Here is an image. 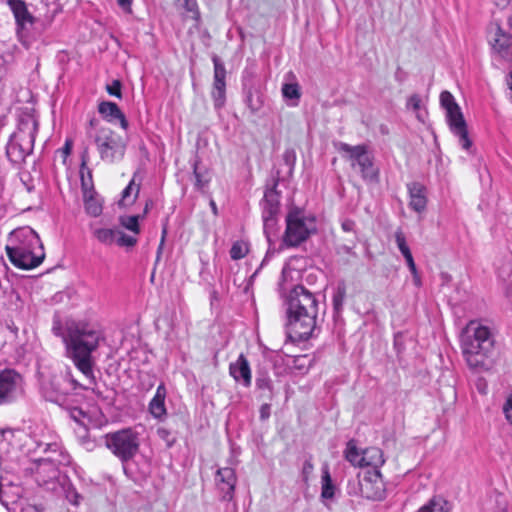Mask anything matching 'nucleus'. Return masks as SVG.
I'll return each instance as SVG.
<instances>
[{"label":"nucleus","instance_id":"nucleus-53","mask_svg":"<svg viewBox=\"0 0 512 512\" xmlns=\"http://www.w3.org/2000/svg\"><path fill=\"white\" fill-rule=\"evenodd\" d=\"M355 226H356V223L352 219H345L341 223V227H342L343 231H345V232H354L355 238H357L356 232H355Z\"/></svg>","mask_w":512,"mask_h":512},{"label":"nucleus","instance_id":"nucleus-35","mask_svg":"<svg viewBox=\"0 0 512 512\" xmlns=\"http://www.w3.org/2000/svg\"><path fill=\"white\" fill-rule=\"evenodd\" d=\"M137 174L133 175V178L129 182V184L122 191V198L119 202V205L124 204L125 201H128L133 194L132 199L129 201L130 204L134 203L137 199L140 192V183H136Z\"/></svg>","mask_w":512,"mask_h":512},{"label":"nucleus","instance_id":"nucleus-9","mask_svg":"<svg viewBox=\"0 0 512 512\" xmlns=\"http://www.w3.org/2000/svg\"><path fill=\"white\" fill-rule=\"evenodd\" d=\"M71 461L68 453H60L58 456H47L36 462L35 481L39 486L50 491H56L62 481L58 466L68 465Z\"/></svg>","mask_w":512,"mask_h":512},{"label":"nucleus","instance_id":"nucleus-13","mask_svg":"<svg viewBox=\"0 0 512 512\" xmlns=\"http://www.w3.org/2000/svg\"><path fill=\"white\" fill-rule=\"evenodd\" d=\"M212 61L214 65V77L211 97L215 109H221L226 102V69L224 63L217 55H213Z\"/></svg>","mask_w":512,"mask_h":512},{"label":"nucleus","instance_id":"nucleus-50","mask_svg":"<svg viewBox=\"0 0 512 512\" xmlns=\"http://www.w3.org/2000/svg\"><path fill=\"white\" fill-rule=\"evenodd\" d=\"M503 413L506 420L512 425V395L506 399L503 405Z\"/></svg>","mask_w":512,"mask_h":512},{"label":"nucleus","instance_id":"nucleus-11","mask_svg":"<svg viewBox=\"0 0 512 512\" xmlns=\"http://www.w3.org/2000/svg\"><path fill=\"white\" fill-rule=\"evenodd\" d=\"M280 171H276L267 181L263 198L260 200L261 215H279L281 209V191L278 190Z\"/></svg>","mask_w":512,"mask_h":512},{"label":"nucleus","instance_id":"nucleus-22","mask_svg":"<svg viewBox=\"0 0 512 512\" xmlns=\"http://www.w3.org/2000/svg\"><path fill=\"white\" fill-rule=\"evenodd\" d=\"M123 470L128 478L138 484L146 481L152 472L151 465L146 458L140 464L131 463L130 461L123 464Z\"/></svg>","mask_w":512,"mask_h":512},{"label":"nucleus","instance_id":"nucleus-12","mask_svg":"<svg viewBox=\"0 0 512 512\" xmlns=\"http://www.w3.org/2000/svg\"><path fill=\"white\" fill-rule=\"evenodd\" d=\"M361 476L365 499L380 501L385 498V484L379 469H367Z\"/></svg>","mask_w":512,"mask_h":512},{"label":"nucleus","instance_id":"nucleus-58","mask_svg":"<svg viewBox=\"0 0 512 512\" xmlns=\"http://www.w3.org/2000/svg\"><path fill=\"white\" fill-rule=\"evenodd\" d=\"M81 443L88 451H91L95 448V442L91 440L88 436L81 437Z\"/></svg>","mask_w":512,"mask_h":512},{"label":"nucleus","instance_id":"nucleus-49","mask_svg":"<svg viewBox=\"0 0 512 512\" xmlns=\"http://www.w3.org/2000/svg\"><path fill=\"white\" fill-rule=\"evenodd\" d=\"M404 258L406 260L407 266H408L411 274L414 276L415 282L418 283L420 280L418 278L417 268H416V264L414 262L412 253L404 256Z\"/></svg>","mask_w":512,"mask_h":512},{"label":"nucleus","instance_id":"nucleus-37","mask_svg":"<svg viewBox=\"0 0 512 512\" xmlns=\"http://www.w3.org/2000/svg\"><path fill=\"white\" fill-rule=\"evenodd\" d=\"M193 174L195 177V187L198 190H202L209 183L210 178L207 175V171H202L199 167V160L196 158L192 164Z\"/></svg>","mask_w":512,"mask_h":512},{"label":"nucleus","instance_id":"nucleus-18","mask_svg":"<svg viewBox=\"0 0 512 512\" xmlns=\"http://www.w3.org/2000/svg\"><path fill=\"white\" fill-rule=\"evenodd\" d=\"M335 148L342 157L351 162V167L355 168L361 161H363L370 154L368 147L364 144L352 146L344 142L335 144Z\"/></svg>","mask_w":512,"mask_h":512},{"label":"nucleus","instance_id":"nucleus-3","mask_svg":"<svg viewBox=\"0 0 512 512\" xmlns=\"http://www.w3.org/2000/svg\"><path fill=\"white\" fill-rule=\"evenodd\" d=\"M460 341L462 354L470 369L482 372L492 367L495 339L488 326L471 320L463 328Z\"/></svg>","mask_w":512,"mask_h":512},{"label":"nucleus","instance_id":"nucleus-1","mask_svg":"<svg viewBox=\"0 0 512 512\" xmlns=\"http://www.w3.org/2000/svg\"><path fill=\"white\" fill-rule=\"evenodd\" d=\"M320 293L302 284L293 286L284 297L286 332L293 342L306 341L317 330Z\"/></svg>","mask_w":512,"mask_h":512},{"label":"nucleus","instance_id":"nucleus-6","mask_svg":"<svg viewBox=\"0 0 512 512\" xmlns=\"http://www.w3.org/2000/svg\"><path fill=\"white\" fill-rule=\"evenodd\" d=\"M38 123L35 120L22 121L6 146V156L14 164L22 163L34 148Z\"/></svg>","mask_w":512,"mask_h":512},{"label":"nucleus","instance_id":"nucleus-41","mask_svg":"<svg viewBox=\"0 0 512 512\" xmlns=\"http://www.w3.org/2000/svg\"><path fill=\"white\" fill-rule=\"evenodd\" d=\"M248 245L243 241H236L232 244L230 249V257L233 260H240L244 258L248 253Z\"/></svg>","mask_w":512,"mask_h":512},{"label":"nucleus","instance_id":"nucleus-48","mask_svg":"<svg viewBox=\"0 0 512 512\" xmlns=\"http://www.w3.org/2000/svg\"><path fill=\"white\" fill-rule=\"evenodd\" d=\"M44 453L48 454V456H58L60 453H65L61 450L60 446L57 443H48L45 444Z\"/></svg>","mask_w":512,"mask_h":512},{"label":"nucleus","instance_id":"nucleus-23","mask_svg":"<svg viewBox=\"0 0 512 512\" xmlns=\"http://www.w3.org/2000/svg\"><path fill=\"white\" fill-rule=\"evenodd\" d=\"M166 394V387L164 383H161L158 385L156 393L149 403V411L154 418L161 419L167 414L165 407Z\"/></svg>","mask_w":512,"mask_h":512},{"label":"nucleus","instance_id":"nucleus-64","mask_svg":"<svg viewBox=\"0 0 512 512\" xmlns=\"http://www.w3.org/2000/svg\"><path fill=\"white\" fill-rule=\"evenodd\" d=\"M12 430L11 429H3L0 431V434L5 437L6 434H12Z\"/></svg>","mask_w":512,"mask_h":512},{"label":"nucleus","instance_id":"nucleus-14","mask_svg":"<svg viewBox=\"0 0 512 512\" xmlns=\"http://www.w3.org/2000/svg\"><path fill=\"white\" fill-rule=\"evenodd\" d=\"M21 376L16 371L6 369L0 372V405L8 404L16 398Z\"/></svg>","mask_w":512,"mask_h":512},{"label":"nucleus","instance_id":"nucleus-34","mask_svg":"<svg viewBox=\"0 0 512 512\" xmlns=\"http://www.w3.org/2000/svg\"><path fill=\"white\" fill-rule=\"evenodd\" d=\"M278 216L279 215H261L263 221V233L269 244L273 243V237L277 235L279 221Z\"/></svg>","mask_w":512,"mask_h":512},{"label":"nucleus","instance_id":"nucleus-24","mask_svg":"<svg viewBox=\"0 0 512 512\" xmlns=\"http://www.w3.org/2000/svg\"><path fill=\"white\" fill-rule=\"evenodd\" d=\"M286 78L292 80L291 82H286L282 85L281 92L286 100L294 101L291 103L292 106H296L301 97V88L298 82L296 81V77L293 72H288L286 74Z\"/></svg>","mask_w":512,"mask_h":512},{"label":"nucleus","instance_id":"nucleus-59","mask_svg":"<svg viewBox=\"0 0 512 512\" xmlns=\"http://www.w3.org/2000/svg\"><path fill=\"white\" fill-rule=\"evenodd\" d=\"M71 416L72 418L77 421V422H80V419L82 417H85L86 416V413L80 409V408H74L72 411H71Z\"/></svg>","mask_w":512,"mask_h":512},{"label":"nucleus","instance_id":"nucleus-31","mask_svg":"<svg viewBox=\"0 0 512 512\" xmlns=\"http://www.w3.org/2000/svg\"><path fill=\"white\" fill-rule=\"evenodd\" d=\"M119 234L118 229L111 228H93V237L103 245L111 246L116 242V238Z\"/></svg>","mask_w":512,"mask_h":512},{"label":"nucleus","instance_id":"nucleus-44","mask_svg":"<svg viewBox=\"0 0 512 512\" xmlns=\"http://www.w3.org/2000/svg\"><path fill=\"white\" fill-rule=\"evenodd\" d=\"M51 330L55 336L61 337L62 341L64 342V337L66 334V323L63 326L61 319L58 315H54V317H53V323H52Z\"/></svg>","mask_w":512,"mask_h":512},{"label":"nucleus","instance_id":"nucleus-8","mask_svg":"<svg viewBox=\"0 0 512 512\" xmlns=\"http://www.w3.org/2000/svg\"><path fill=\"white\" fill-rule=\"evenodd\" d=\"M104 440L105 446L122 462V465L131 461L139 452L140 439L132 428L107 433Z\"/></svg>","mask_w":512,"mask_h":512},{"label":"nucleus","instance_id":"nucleus-5","mask_svg":"<svg viewBox=\"0 0 512 512\" xmlns=\"http://www.w3.org/2000/svg\"><path fill=\"white\" fill-rule=\"evenodd\" d=\"M286 228L282 237V245L295 248L317 233L316 219L307 216L303 209L292 206L285 218Z\"/></svg>","mask_w":512,"mask_h":512},{"label":"nucleus","instance_id":"nucleus-30","mask_svg":"<svg viewBox=\"0 0 512 512\" xmlns=\"http://www.w3.org/2000/svg\"><path fill=\"white\" fill-rule=\"evenodd\" d=\"M321 484V498L323 500L332 499L335 496L336 486L333 484L327 465L322 468Z\"/></svg>","mask_w":512,"mask_h":512},{"label":"nucleus","instance_id":"nucleus-4","mask_svg":"<svg viewBox=\"0 0 512 512\" xmlns=\"http://www.w3.org/2000/svg\"><path fill=\"white\" fill-rule=\"evenodd\" d=\"M6 253L17 268L29 270L39 266L44 258V246L39 235L30 227L14 230L10 236Z\"/></svg>","mask_w":512,"mask_h":512},{"label":"nucleus","instance_id":"nucleus-55","mask_svg":"<svg viewBox=\"0 0 512 512\" xmlns=\"http://www.w3.org/2000/svg\"><path fill=\"white\" fill-rule=\"evenodd\" d=\"M259 413H260V419L262 421L267 420L271 414V405L268 403L262 404L260 407Z\"/></svg>","mask_w":512,"mask_h":512},{"label":"nucleus","instance_id":"nucleus-16","mask_svg":"<svg viewBox=\"0 0 512 512\" xmlns=\"http://www.w3.org/2000/svg\"><path fill=\"white\" fill-rule=\"evenodd\" d=\"M491 40L493 53L507 62H512V34L505 31L498 23Z\"/></svg>","mask_w":512,"mask_h":512},{"label":"nucleus","instance_id":"nucleus-32","mask_svg":"<svg viewBox=\"0 0 512 512\" xmlns=\"http://www.w3.org/2000/svg\"><path fill=\"white\" fill-rule=\"evenodd\" d=\"M344 453L346 460L353 466L363 467V462L365 461L364 450L360 451L354 440L348 441Z\"/></svg>","mask_w":512,"mask_h":512},{"label":"nucleus","instance_id":"nucleus-15","mask_svg":"<svg viewBox=\"0 0 512 512\" xmlns=\"http://www.w3.org/2000/svg\"><path fill=\"white\" fill-rule=\"evenodd\" d=\"M215 481L218 490L222 493V501H231L234 498L237 477L235 470L230 467L219 468L216 472Z\"/></svg>","mask_w":512,"mask_h":512},{"label":"nucleus","instance_id":"nucleus-54","mask_svg":"<svg viewBox=\"0 0 512 512\" xmlns=\"http://www.w3.org/2000/svg\"><path fill=\"white\" fill-rule=\"evenodd\" d=\"M419 512H443V508L439 507L435 502L431 501L429 504L421 507Z\"/></svg>","mask_w":512,"mask_h":512},{"label":"nucleus","instance_id":"nucleus-62","mask_svg":"<svg viewBox=\"0 0 512 512\" xmlns=\"http://www.w3.org/2000/svg\"><path fill=\"white\" fill-rule=\"evenodd\" d=\"M71 148H72V142H71V141H69V140H67V141L65 142L64 151H65L66 153H70Z\"/></svg>","mask_w":512,"mask_h":512},{"label":"nucleus","instance_id":"nucleus-36","mask_svg":"<svg viewBox=\"0 0 512 512\" xmlns=\"http://www.w3.org/2000/svg\"><path fill=\"white\" fill-rule=\"evenodd\" d=\"M95 195L96 193L83 195L85 211L92 217H97L102 213V204L95 198Z\"/></svg>","mask_w":512,"mask_h":512},{"label":"nucleus","instance_id":"nucleus-45","mask_svg":"<svg viewBox=\"0 0 512 512\" xmlns=\"http://www.w3.org/2000/svg\"><path fill=\"white\" fill-rule=\"evenodd\" d=\"M421 107V97L418 94L411 95L407 100V108L417 112V118L424 122L421 113L419 112Z\"/></svg>","mask_w":512,"mask_h":512},{"label":"nucleus","instance_id":"nucleus-27","mask_svg":"<svg viewBox=\"0 0 512 512\" xmlns=\"http://www.w3.org/2000/svg\"><path fill=\"white\" fill-rule=\"evenodd\" d=\"M256 388L261 391V397L267 396L269 399L273 396V382L270 378L269 372L265 368L257 370Z\"/></svg>","mask_w":512,"mask_h":512},{"label":"nucleus","instance_id":"nucleus-43","mask_svg":"<svg viewBox=\"0 0 512 512\" xmlns=\"http://www.w3.org/2000/svg\"><path fill=\"white\" fill-rule=\"evenodd\" d=\"M282 159L288 167V175L291 176L296 163V152L293 148H288L284 151Z\"/></svg>","mask_w":512,"mask_h":512},{"label":"nucleus","instance_id":"nucleus-20","mask_svg":"<svg viewBox=\"0 0 512 512\" xmlns=\"http://www.w3.org/2000/svg\"><path fill=\"white\" fill-rule=\"evenodd\" d=\"M407 189L410 197L409 206L416 212H423L427 206V189L417 181L407 184Z\"/></svg>","mask_w":512,"mask_h":512},{"label":"nucleus","instance_id":"nucleus-26","mask_svg":"<svg viewBox=\"0 0 512 512\" xmlns=\"http://www.w3.org/2000/svg\"><path fill=\"white\" fill-rule=\"evenodd\" d=\"M245 103L252 114L258 113L264 105V96L253 86L245 89Z\"/></svg>","mask_w":512,"mask_h":512},{"label":"nucleus","instance_id":"nucleus-2","mask_svg":"<svg viewBox=\"0 0 512 512\" xmlns=\"http://www.w3.org/2000/svg\"><path fill=\"white\" fill-rule=\"evenodd\" d=\"M103 340V332L97 325L85 321L66 320L64 344L67 356L90 383H94L92 354Z\"/></svg>","mask_w":512,"mask_h":512},{"label":"nucleus","instance_id":"nucleus-51","mask_svg":"<svg viewBox=\"0 0 512 512\" xmlns=\"http://www.w3.org/2000/svg\"><path fill=\"white\" fill-rule=\"evenodd\" d=\"M393 345L397 351V354H400L405 349L403 334L401 332H398L394 335Z\"/></svg>","mask_w":512,"mask_h":512},{"label":"nucleus","instance_id":"nucleus-61","mask_svg":"<svg viewBox=\"0 0 512 512\" xmlns=\"http://www.w3.org/2000/svg\"><path fill=\"white\" fill-rule=\"evenodd\" d=\"M313 470V464L311 461H305L303 465V474H309Z\"/></svg>","mask_w":512,"mask_h":512},{"label":"nucleus","instance_id":"nucleus-33","mask_svg":"<svg viewBox=\"0 0 512 512\" xmlns=\"http://www.w3.org/2000/svg\"><path fill=\"white\" fill-rule=\"evenodd\" d=\"M63 491L66 499L73 505L77 506L80 504L83 497L77 492L74 485L71 483L67 476H62V481L58 485Z\"/></svg>","mask_w":512,"mask_h":512},{"label":"nucleus","instance_id":"nucleus-7","mask_svg":"<svg viewBox=\"0 0 512 512\" xmlns=\"http://www.w3.org/2000/svg\"><path fill=\"white\" fill-rule=\"evenodd\" d=\"M440 105L446 111V121L450 131L458 138L459 145L464 150L469 151L473 143L469 137L466 120L454 96L449 91H442Z\"/></svg>","mask_w":512,"mask_h":512},{"label":"nucleus","instance_id":"nucleus-57","mask_svg":"<svg viewBox=\"0 0 512 512\" xmlns=\"http://www.w3.org/2000/svg\"><path fill=\"white\" fill-rule=\"evenodd\" d=\"M118 6L126 13L132 12V0H116Z\"/></svg>","mask_w":512,"mask_h":512},{"label":"nucleus","instance_id":"nucleus-42","mask_svg":"<svg viewBox=\"0 0 512 512\" xmlns=\"http://www.w3.org/2000/svg\"><path fill=\"white\" fill-rule=\"evenodd\" d=\"M395 242L397 244L398 249L400 250L401 254L404 256L411 254L410 248L407 245L406 237L402 231V229H397L394 234Z\"/></svg>","mask_w":512,"mask_h":512},{"label":"nucleus","instance_id":"nucleus-10","mask_svg":"<svg viewBox=\"0 0 512 512\" xmlns=\"http://www.w3.org/2000/svg\"><path fill=\"white\" fill-rule=\"evenodd\" d=\"M94 141L103 161L113 163L123 158L126 144L122 137L110 128H100Z\"/></svg>","mask_w":512,"mask_h":512},{"label":"nucleus","instance_id":"nucleus-47","mask_svg":"<svg viewBox=\"0 0 512 512\" xmlns=\"http://www.w3.org/2000/svg\"><path fill=\"white\" fill-rule=\"evenodd\" d=\"M121 88H122V83L120 80L118 79H115L113 80L110 84H107L106 85V91L109 95L111 96H114V97H117L119 99L122 98V92H121Z\"/></svg>","mask_w":512,"mask_h":512},{"label":"nucleus","instance_id":"nucleus-38","mask_svg":"<svg viewBox=\"0 0 512 512\" xmlns=\"http://www.w3.org/2000/svg\"><path fill=\"white\" fill-rule=\"evenodd\" d=\"M345 298H346V285L344 282H341L337 285V288H336V290L333 294V298H332L333 309L336 313L341 312Z\"/></svg>","mask_w":512,"mask_h":512},{"label":"nucleus","instance_id":"nucleus-56","mask_svg":"<svg viewBox=\"0 0 512 512\" xmlns=\"http://www.w3.org/2000/svg\"><path fill=\"white\" fill-rule=\"evenodd\" d=\"M354 247H355V241H352V245L343 244V245L339 246L338 253L342 252V253H345L348 255L356 256V253L353 251Z\"/></svg>","mask_w":512,"mask_h":512},{"label":"nucleus","instance_id":"nucleus-21","mask_svg":"<svg viewBox=\"0 0 512 512\" xmlns=\"http://www.w3.org/2000/svg\"><path fill=\"white\" fill-rule=\"evenodd\" d=\"M98 112L108 122H114L118 120L121 128L127 130L129 123L124 113L120 110L119 106L111 101H102L98 105Z\"/></svg>","mask_w":512,"mask_h":512},{"label":"nucleus","instance_id":"nucleus-25","mask_svg":"<svg viewBox=\"0 0 512 512\" xmlns=\"http://www.w3.org/2000/svg\"><path fill=\"white\" fill-rule=\"evenodd\" d=\"M361 177L365 182L378 183L379 182V169L374 165V159L371 155L366 157L358 165Z\"/></svg>","mask_w":512,"mask_h":512},{"label":"nucleus","instance_id":"nucleus-63","mask_svg":"<svg viewBox=\"0 0 512 512\" xmlns=\"http://www.w3.org/2000/svg\"><path fill=\"white\" fill-rule=\"evenodd\" d=\"M507 85L512 90V71L509 74V77L507 79Z\"/></svg>","mask_w":512,"mask_h":512},{"label":"nucleus","instance_id":"nucleus-19","mask_svg":"<svg viewBox=\"0 0 512 512\" xmlns=\"http://www.w3.org/2000/svg\"><path fill=\"white\" fill-rule=\"evenodd\" d=\"M229 373L236 382L242 383L244 387L251 386L252 375L250 364L244 354H240L235 362L230 363Z\"/></svg>","mask_w":512,"mask_h":512},{"label":"nucleus","instance_id":"nucleus-39","mask_svg":"<svg viewBox=\"0 0 512 512\" xmlns=\"http://www.w3.org/2000/svg\"><path fill=\"white\" fill-rule=\"evenodd\" d=\"M347 493L350 496H360L364 498V491H363V482H362V476L361 473H358V475L355 478H351L347 482Z\"/></svg>","mask_w":512,"mask_h":512},{"label":"nucleus","instance_id":"nucleus-28","mask_svg":"<svg viewBox=\"0 0 512 512\" xmlns=\"http://www.w3.org/2000/svg\"><path fill=\"white\" fill-rule=\"evenodd\" d=\"M79 173H80L82 194L88 195V193H96L94 184H93L92 171L87 166V158L85 155L82 156V162L80 165Z\"/></svg>","mask_w":512,"mask_h":512},{"label":"nucleus","instance_id":"nucleus-29","mask_svg":"<svg viewBox=\"0 0 512 512\" xmlns=\"http://www.w3.org/2000/svg\"><path fill=\"white\" fill-rule=\"evenodd\" d=\"M365 461L363 467H370L369 469H379L384 463L382 450L377 447H370L364 449Z\"/></svg>","mask_w":512,"mask_h":512},{"label":"nucleus","instance_id":"nucleus-46","mask_svg":"<svg viewBox=\"0 0 512 512\" xmlns=\"http://www.w3.org/2000/svg\"><path fill=\"white\" fill-rule=\"evenodd\" d=\"M115 243L121 247H133L137 243V239L119 230Z\"/></svg>","mask_w":512,"mask_h":512},{"label":"nucleus","instance_id":"nucleus-17","mask_svg":"<svg viewBox=\"0 0 512 512\" xmlns=\"http://www.w3.org/2000/svg\"><path fill=\"white\" fill-rule=\"evenodd\" d=\"M7 4L15 17L17 34L19 38H22L26 25L32 24L34 17L28 11L27 5L23 0H7Z\"/></svg>","mask_w":512,"mask_h":512},{"label":"nucleus","instance_id":"nucleus-40","mask_svg":"<svg viewBox=\"0 0 512 512\" xmlns=\"http://www.w3.org/2000/svg\"><path fill=\"white\" fill-rule=\"evenodd\" d=\"M141 217L142 216H140V215L121 216L119 218V222L127 230H129L135 234H139L140 233L139 219Z\"/></svg>","mask_w":512,"mask_h":512},{"label":"nucleus","instance_id":"nucleus-60","mask_svg":"<svg viewBox=\"0 0 512 512\" xmlns=\"http://www.w3.org/2000/svg\"><path fill=\"white\" fill-rule=\"evenodd\" d=\"M166 234H167V226L164 225L163 229H162V236H161L160 245H159L158 251H157V260L160 258V254H161L162 249H163V245H164V242H165Z\"/></svg>","mask_w":512,"mask_h":512},{"label":"nucleus","instance_id":"nucleus-52","mask_svg":"<svg viewBox=\"0 0 512 512\" xmlns=\"http://www.w3.org/2000/svg\"><path fill=\"white\" fill-rule=\"evenodd\" d=\"M86 380L88 381V384L87 385H79L80 387H82L83 389H91L92 392L98 397V398H102L104 399L105 397L103 396V393L102 391L99 389V387L97 386L96 384V378L94 377V383H90V381L86 378Z\"/></svg>","mask_w":512,"mask_h":512}]
</instances>
